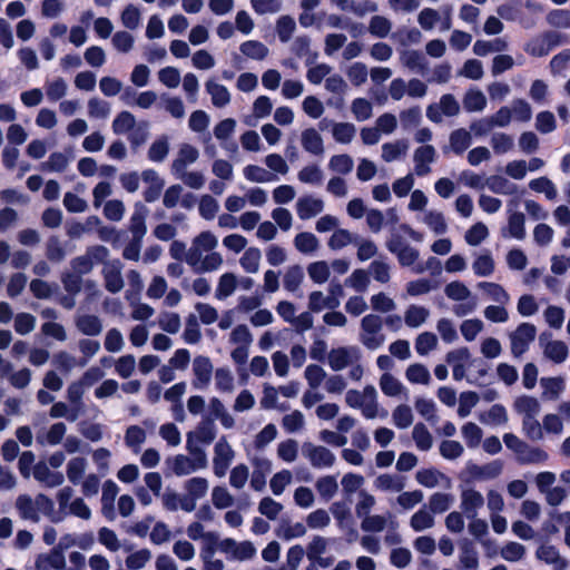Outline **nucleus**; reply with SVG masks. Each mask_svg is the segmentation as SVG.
<instances>
[{"mask_svg":"<svg viewBox=\"0 0 570 570\" xmlns=\"http://www.w3.org/2000/svg\"><path fill=\"white\" fill-rule=\"evenodd\" d=\"M301 144L304 150L312 155L322 156L324 154L323 138L314 128L302 131Z\"/></svg>","mask_w":570,"mask_h":570,"instance_id":"obj_33","label":"nucleus"},{"mask_svg":"<svg viewBox=\"0 0 570 570\" xmlns=\"http://www.w3.org/2000/svg\"><path fill=\"white\" fill-rule=\"evenodd\" d=\"M392 26L389 18L375 14L368 21V32L377 38H386L392 30Z\"/></svg>","mask_w":570,"mask_h":570,"instance_id":"obj_61","label":"nucleus"},{"mask_svg":"<svg viewBox=\"0 0 570 570\" xmlns=\"http://www.w3.org/2000/svg\"><path fill=\"white\" fill-rule=\"evenodd\" d=\"M490 145L495 155H504L514 148V139L505 132H494L491 136Z\"/></svg>","mask_w":570,"mask_h":570,"instance_id":"obj_60","label":"nucleus"},{"mask_svg":"<svg viewBox=\"0 0 570 570\" xmlns=\"http://www.w3.org/2000/svg\"><path fill=\"white\" fill-rule=\"evenodd\" d=\"M304 282V271L301 265L288 266L283 274L284 289L289 293H296Z\"/></svg>","mask_w":570,"mask_h":570,"instance_id":"obj_39","label":"nucleus"},{"mask_svg":"<svg viewBox=\"0 0 570 570\" xmlns=\"http://www.w3.org/2000/svg\"><path fill=\"white\" fill-rule=\"evenodd\" d=\"M444 294L449 299L459 303L453 307V313L459 317L473 313L478 306L476 298L472 295L469 287L460 281L446 284Z\"/></svg>","mask_w":570,"mask_h":570,"instance_id":"obj_6","label":"nucleus"},{"mask_svg":"<svg viewBox=\"0 0 570 570\" xmlns=\"http://www.w3.org/2000/svg\"><path fill=\"white\" fill-rule=\"evenodd\" d=\"M149 210L142 204H136L129 220V230L132 238L142 239L147 233L146 218Z\"/></svg>","mask_w":570,"mask_h":570,"instance_id":"obj_28","label":"nucleus"},{"mask_svg":"<svg viewBox=\"0 0 570 570\" xmlns=\"http://www.w3.org/2000/svg\"><path fill=\"white\" fill-rule=\"evenodd\" d=\"M135 116L127 110L120 111L112 120L111 128L116 135L129 134L136 126Z\"/></svg>","mask_w":570,"mask_h":570,"instance_id":"obj_57","label":"nucleus"},{"mask_svg":"<svg viewBox=\"0 0 570 570\" xmlns=\"http://www.w3.org/2000/svg\"><path fill=\"white\" fill-rule=\"evenodd\" d=\"M88 461L83 456H72L66 465V474L70 483L77 485L85 478Z\"/></svg>","mask_w":570,"mask_h":570,"instance_id":"obj_41","label":"nucleus"},{"mask_svg":"<svg viewBox=\"0 0 570 570\" xmlns=\"http://www.w3.org/2000/svg\"><path fill=\"white\" fill-rule=\"evenodd\" d=\"M340 305V301L333 296H326L321 291H314L308 295V309L318 313L325 308L334 309Z\"/></svg>","mask_w":570,"mask_h":570,"instance_id":"obj_42","label":"nucleus"},{"mask_svg":"<svg viewBox=\"0 0 570 570\" xmlns=\"http://www.w3.org/2000/svg\"><path fill=\"white\" fill-rule=\"evenodd\" d=\"M198 158L199 151L196 147L190 144H181L177 151L176 158L170 165L171 174L187 169V167L195 164Z\"/></svg>","mask_w":570,"mask_h":570,"instance_id":"obj_20","label":"nucleus"},{"mask_svg":"<svg viewBox=\"0 0 570 570\" xmlns=\"http://www.w3.org/2000/svg\"><path fill=\"white\" fill-rule=\"evenodd\" d=\"M487 187L494 194L511 196L518 193V186L507 177L492 175L485 178Z\"/></svg>","mask_w":570,"mask_h":570,"instance_id":"obj_40","label":"nucleus"},{"mask_svg":"<svg viewBox=\"0 0 570 570\" xmlns=\"http://www.w3.org/2000/svg\"><path fill=\"white\" fill-rule=\"evenodd\" d=\"M360 343L370 351L379 350L386 341L383 333V318L374 313L366 314L360 322Z\"/></svg>","mask_w":570,"mask_h":570,"instance_id":"obj_4","label":"nucleus"},{"mask_svg":"<svg viewBox=\"0 0 570 570\" xmlns=\"http://www.w3.org/2000/svg\"><path fill=\"white\" fill-rule=\"evenodd\" d=\"M294 247L297 252L304 255H311L318 250L320 240L309 232L298 233L293 240Z\"/></svg>","mask_w":570,"mask_h":570,"instance_id":"obj_43","label":"nucleus"},{"mask_svg":"<svg viewBox=\"0 0 570 570\" xmlns=\"http://www.w3.org/2000/svg\"><path fill=\"white\" fill-rule=\"evenodd\" d=\"M327 374L318 364H309L304 370V379L312 390H317L327 379Z\"/></svg>","mask_w":570,"mask_h":570,"instance_id":"obj_59","label":"nucleus"},{"mask_svg":"<svg viewBox=\"0 0 570 570\" xmlns=\"http://www.w3.org/2000/svg\"><path fill=\"white\" fill-rule=\"evenodd\" d=\"M435 519L433 513L424 505L417 510L410 519V527L415 532H422L433 528Z\"/></svg>","mask_w":570,"mask_h":570,"instance_id":"obj_49","label":"nucleus"},{"mask_svg":"<svg viewBox=\"0 0 570 570\" xmlns=\"http://www.w3.org/2000/svg\"><path fill=\"white\" fill-rule=\"evenodd\" d=\"M415 480L419 484L425 488H435L442 484L449 488L451 485L450 478L435 468L419 470L415 473Z\"/></svg>","mask_w":570,"mask_h":570,"instance_id":"obj_25","label":"nucleus"},{"mask_svg":"<svg viewBox=\"0 0 570 570\" xmlns=\"http://www.w3.org/2000/svg\"><path fill=\"white\" fill-rule=\"evenodd\" d=\"M169 153V140L167 136H160L153 141L148 149V158L154 163H163Z\"/></svg>","mask_w":570,"mask_h":570,"instance_id":"obj_63","label":"nucleus"},{"mask_svg":"<svg viewBox=\"0 0 570 570\" xmlns=\"http://www.w3.org/2000/svg\"><path fill=\"white\" fill-rule=\"evenodd\" d=\"M400 61L404 67L420 75H424L428 70V62L417 50H404L400 56Z\"/></svg>","mask_w":570,"mask_h":570,"instance_id":"obj_37","label":"nucleus"},{"mask_svg":"<svg viewBox=\"0 0 570 570\" xmlns=\"http://www.w3.org/2000/svg\"><path fill=\"white\" fill-rule=\"evenodd\" d=\"M503 471V462L501 460H493L483 465L475 463H468L465 473L474 481H488L497 479Z\"/></svg>","mask_w":570,"mask_h":570,"instance_id":"obj_16","label":"nucleus"},{"mask_svg":"<svg viewBox=\"0 0 570 570\" xmlns=\"http://www.w3.org/2000/svg\"><path fill=\"white\" fill-rule=\"evenodd\" d=\"M205 89L210 96L213 106L216 108H224L229 105L232 96L227 87L224 85L215 81L214 79H208L205 82Z\"/></svg>","mask_w":570,"mask_h":570,"instance_id":"obj_29","label":"nucleus"},{"mask_svg":"<svg viewBox=\"0 0 570 570\" xmlns=\"http://www.w3.org/2000/svg\"><path fill=\"white\" fill-rule=\"evenodd\" d=\"M373 484L379 491L399 493L405 488V478L397 474L384 473L376 476Z\"/></svg>","mask_w":570,"mask_h":570,"instance_id":"obj_31","label":"nucleus"},{"mask_svg":"<svg viewBox=\"0 0 570 570\" xmlns=\"http://www.w3.org/2000/svg\"><path fill=\"white\" fill-rule=\"evenodd\" d=\"M332 4L337 7L338 9L345 11L348 10L354 13L356 17H364L366 13L376 12L379 7L375 2H366L364 4H358L355 1L348 0H330Z\"/></svg>","mask_w":570,"mask_h":570,"instance_id":"obj_48","label":"nucleus"},{"mask_svg":"<svg viewBox=\"0 0 570 570\" xmlns=\"http://www.w3.org/2000/svg\"><path fill=\"white\" fill-rule=\"evenodd\" d=\"M535 557L544 563L551 566L552 570H567L569 562L561 556L559 550L552 544H541L535 551Z\"/></svg>","mask_w":570,"mask_h":570,"instance_id":"obj_18","label":"nucleus"},{"mask_svg":"<svg viewBox=\"0 0 570 570\" xmlns=\"http://www.w3.org/2000/svg\"><path fill=\"white\" fill-rule=\"evenodd\" d=\"M508 47V41L503 38H497L491 41L476 40L473 45V52L476 56L484 57L492 52L505 51Z\"/></svg>","mask_w":570,"mask_h":570,"instance_id":"obj_50","label":"nucleus"},{"mask_svg":"<svg viewBox=\"0 0 570 570\" xmlns=\"http://www.w3.org/2000/svg\"><path fill=\"white\" fill-rule=\"evenodd\" d=\"M379 385L384 395L389 397L407 396V389L390 372H385L379 380Z\"/></svg>","mask_w":570,"mask_h":570,"instance_id":"obj_27","label":"nucleus"},{"mask_svg":"<svg viewBox=\"0 0 570 570\" xmlns=\"http://www.w3.org/2000/svg\"><path fill=\"white\" fill-rule=\"evenodd\" d=\"M235 458V451L225 436H222L214 446L213 471L216 476L223 478Z\"/></svg>","mask_w":570,"mask_h":570,"instance_id":"obj_11","label":"nucleus"},{"mask_svg":"<svg viewBox=\"0 0 570 570\" xmlns=\"http://www.w3.org/2000/svg\"><path fill=\"white\" fill-rule=\"evenodd\" d=\"M146 439L147 434L142 428L139 425H130L125 432L124 441L126 446L137 454L140 452L141 445L145 443Z\"/></svg>","mask_w":570,"mask_h":570,"instance_id":"obj_51","label":"nucleus"},{"mask_svg":"<svg viewBox=\"0 0 570 570\" xmlns=\"http://www.w3.org/2000/svg\"><path fill=\"white\" fill-rule=\"evenodd\" d=\"M67 425L63 422L52 424L47 432H38L36 440L40 445H58L63 440Z\"/></svg>","mask_w":570,"mask_h":570,"instance_id":"obj_35","label":"nucleus"},{"mask_svg":"<svg viewBox=\"0 0 570 570\" xmlns=\"http://www.w3.org/2000/svg\"><path fill=\"white\" fill-rule=\"evenodd\" d=\"M409 150V141L406 139H396L384 142L381 146V158L384 163H393L403 159Z\"/></svg>","mask_w":570,"mask_h":570,"instance_id":"obj_26","label":"nucleus"},{"mask_svg":"<svg viewBox=\"0 0 570 570\" xmlns=\"http://www.w3.org/2000/svg\"><path fill=\"white\" fill-rule=\"evenodd\" d=\"M14 505L22 520H29L32 522L40 521L37 503H35V500L30 495L20 494L17 498Z\"/></svg>","mask_w":570,"mask_h":570,"instance_id":"obj_34","label":"nucleus"},{"mask_svg":"<svg viewBox=\"0 0 570 570\" xmlns=\"http://www.w3.org/2000/svg\"><path fill=\"white\" fill-rule=\"evenodd\" d=\"M459 561L465 570H478L479 553L472 541L465 539L460 542Z\"/></svg>","mask_w":570,"mask_h":570,"instance_id":"obj_32","label":"nucleus"},{"mask_svg":"<svg viewBox=\"0 0 570 570\" xmlns=\"http://www.w3.org/2000/svg\"><path fill=\"white\" fill-rule=\"evenodd\" d=\"M193 386L198 390L207 389L213 376L214 365L208 356L197 355L193 360Z\"/></svg>","mask_w":570,"mask_h":570,"instance_id":"obj_15","label":"nucleus"},{"mask_svg":"<svg viewBox=\"0 0 570 570\" xmlns=\"http://www.w3.org/2000/svg\"><path fill=\"white\" fill-rule=\"evenodd\" d=\"M567 41V36L557 31H547L527 42L524 51L533 57H543L547 56L550 50Z\"/></svg>","mask_w":570,"mask_h":570,"instance_id":"obj_7","label":"nucleus"},{"mask_svg":"<svg viewBox=\"0 0 570 570\" xmlns=\"http://www.w3.org/2000/svg\"><path fill=\"white\" fill-rule=\"evenodd\" d=\"M33 478L47 488H57L65 482V476L59 471H52L45 462L33 466Z\"/></svg>","mask_w":570,"mask_h":570,"instance_id":"obj_21","label":"nucleus"},{"mask_svg":"<svg viewBox=\"0 0 570 570\" xmlns=\"http://www.w3.org/2000/svg\"><path fill=\"white\" fill-rule=\"evenodd\" d=\"M297 178L303 184L320 186L324 180V174L318 165L312 164L304 166L298 171Z\"/></svg>","mask_w":570,"mask_h":570,"instance_id":"obj_58","label":"nucleus"},{"mask_svg":"<svg viewBox=\"0 0 570 570\" xmlns=\"http://www.w3.org/2000/svg\"><path fill=\"white\" fill-rule=\"evenodd\" d=\"M405 377L412 384L429 385L431 382V374L429 368L421 363H413L405 370Z\"/></svg>","mask_w":570,"mask_h":570,"instance_id":"obj_54","label":"nucleus"},{"mask_svg":"<svg viewBox=\"0 0 570 570\" xmlns=\"http://www.w3.org/2000/svg\"><path fill=\"white\" fill-rule=\"evenodd\" d=\"M472 269L479 277H489L494 273L495 263L490 250H483L475 255Z\"/></svg>","mask_w":570,"mask_h":570,"instance_id":"obj_38","label":"nucleus"},{"mask_svg":"<svg viewBox=\"0 0 570 570\" xmlns=\"http://www.w3.org/2000/svg\"><path fill=\"white\" fill-rule=\"evenodd\" d=\"M449 142L451 149L456 155H461L471 146L472 137L466 129L460 128L450 134Z\"/></svg>","mask_w":570,"mask_h":570,"instance_id":"obj_53","label":"nucleus"},{"mask_svg":"<svg viewBox=\"0 0 570 570\" xmlns=\"http://www.w3.org/2000/svg\"><path fill=\"white\" fill-rule=\"evenodd\" d=\"M540 345L544 357L556 364H561L568 358L569 347L563 341L547 340V335L542 334L540 336Z\"/></svg>","mask_w":570,"mask_h":570,"instance_id":"obj_17","label":"nucleus"},{"mask_svg":"<svg viewBox=\"0 0 570 570\" xmlns=\"http://www.w3.org/2000/svg\"><path fill=\"white\" fill-rule=\"evenodd\" d=\"M461 107L452 94L442 95L439 102L426 107V117L434 124H441L443 117H455L460 114Z\"/></svg>","mask_w":570,"mask_h":570,"instance_id":"obj_10","label":"nucleus"},{"mask_svg":"<svg viewBox=\"0 0 570 570\" xmlns=\"http://www.w3.org/2000/svg\"><path fill=\"white\" fill-rule=\"evenodd\" d=\"M124 264L115 258L110 263H106V266L101 268V276L104 279V286L107 292L117 294L125 287V279L122 277Z\"/></svg>","mask_w":570,"mask_h":570,"instance_id":"obj_13","label":"nucleus"},{"mask_svg":"<svg viewBox=\"0 0 570 570\" xmlns=\"http://www.w3.org/2000/svg\"><path fill=\"white\" fill-rule=\"evenodd\" d=\"M244 177L252 183L265 184L276 180V176L257 165H247L243 169Z\"/></svg>","mask_w":570,"mask_h":570,"instance_id":"obj_56","label":"nucleus"},{"mask_svg":"<svg viewBox=\"0 0 570 570\" xmlns=\"http://www.w3.org/2000/svg\"><path fill=\"white\" fill-rule=\"evenodd\" d=\"M537 327L531 323H521L514 331L509 333L511 354L514 357L522 356L534 342Z\"/></svg>","mask_w":570,"mask_h":570,"instance_id":"obj_8","label":"nucleus"},{"mask_svg":"<svg viewBox=\"0 0 570 570\" xmlns=\"http://www.w3.org/2000/svg\"><path fill=\"white\" fill-rule=\"evenodd\" d=\"M391 265L387 262V258L384 256H380L375 258L367 267V272L370 276L377 283L386 284L391 281Z\"/></svg>","mask_w":570,"mask_h":570,"instance_id":"obj_36","label":"nucleus"},{"mask_svg":"<svg viewBox=\"0 0 570 570\" xmlns=\"http://www.w3.org/2000/svg\"><path fill=\"white\" fill-rule=\"evenodd\" d=\"M430 316V311L424 306L410 305L404 313V322L411 328L423 325Z\"/></svg>","mask_w":570,"mask_h":570,"instance_id":"obj_52","label":"nucleus"},{"mask_svg":"<svg viewBox=\"0 0 570 570\" xmlns=\"http://www.w3.org/2000/svg\"><path fill=\"white\" fill-rule=\"evenodd\" d=\"M525 217L520 212L511 213L508 219V227L502 232L503 237L523 239L525 237Z\"/></svg>","mask_w":570,"mask_h":570,"instance_id":"obj_45","label":"nucleus"},{"mask_svg":"<svg viewBox=\"0 0 570 570\" xmlns=\"http://www.w3.org/2000/svg\"><path fill=\"white\" fill-rule=\"evenodd\" d=\"M65 566V556L56 548L48 553L39 554L35 562L36 570H62Z\"/></svg>","mask_w":570,"mask_h":570,"instance_id":"obj_30","label":"nucleus"},{"mask_svg":"<svg viewBox=\"0 0 570 570\" xmlns=\"http://www.w3.org/2000/svg\"><path fill=\"white\" fill-rule=\"evenodd\" d=\"M296 213L299 219H311L324 210V202L321 198L307 195L302 196L296 202Z\"/></svg>","mask_w":570,"mask_h":570,"instance_id":"obj_19","label":"nucleus"},{"mask_svg":"<svg viewBox=\"0 0 570 570\" xmlns=\"http://www.w3.org/2000/svg\"><path fill=\"white\" fill-rule=\"evenodd\" d=\"M484 503L483 494L474 487H460V509L465 517H476Z\"/></svg>","mask_w":570,"mask_h":570,"instance_id":"obj_12","label":"nucleus"},{"mask_svg":"<svg viewBox=\"0 0 570 570\" xmlns=\"http://www.w3.org/2000/svg\"><path fill=\"white\" fill-rule=\"evenodd\" d=\"M302 453L311 466L317 470L331 469L336 463L335 454L324 445L305 442Z\"/></svg>","mask_w":570,"mask_h":570,"instance_id":"obj_9","label":"nucleus"},{"mask_svg":"<svg viewBox=\"0 0 570 570\" xmlns=\"http://www.w3.org/2000/svg\"><path fill=\"white\" fill-rule=\"evenodd\" d=\"M216 439V426L210 421H204L198 424L195 431L187 434V441L196 448H202L200 444H210Z\"/></svg>","mask_w":570,"mask_h":570,"instance_id":"obj_24","label":"nucleus"},{"mask_svg":"<svg viewBox=\"0 0 570 570\" xmlns=\"http://www.w3.org/2000/svg\"><path fill=\"white\" fill-rule=\"evenodd\" d=\"M240 52L254 60H264L268 56V48L259 41L248 40L240 45Z\"/></svg>","mask_w":570,"mask_h":570,"instance_id":"obj_62","label":"nucleus"},{"mask_svg":"<svg viewBox=\"0 0 570 570\" xmlns=\"http://www.w3.org/2000/svg\"><path fill=\"white\" fill-rule=\"evenodd\" d=\"M262 252L257 247H248L239 258L240 267L248 274H256L259 271Z\"/></svg>","mask_w":570,"mask_h":570,"instance_id":"obj_47","label":"nucleus"},{"mask_svg":"<svg viewBox=\"0 0 570 570\" xmlns=\"http://www.w3.org/2000/svg\"><path fill=\"white\" fill-rule=\"evenodd\" d=\"M548 454L544 450L535 446H531L528 443H523V446L520 449L517 454V460L521 464H535L543 463L547 461Z\"/></svg>","mask_w":570,"mask_h":570,"instance_id":"obj_46","label":"nucleus"},{"mask_svg":"<svg viewBox=\"0 0 570 570\" xmlns=\"http://www.w3.org/2000/svg\"><path fill=\"white\" fill-rule=\"evenodd\" d=\"M412 439L420 451H429L433 445V436L423 423L414 425Z\"/></svg>","mask_w":570,"mask_h":570,"instance_id":"obj_64","label":"nucleus"},{"mask_svg":"<svg viewBox=\"0 0 570 570\" xmlns=\"http://www.w3.org/2000/svg\"><path fill=\"white\" fill-rule=\"evenodd\" d=\"M362 352L355 345L337 346L330 350L327 364L333 372H341L350 367L348 377L358 382L364 375V366L361 363Z\"/></svg>","mask_w":570,"mask_h":570,"instance_id":"obj_2","label":"nucleus"},{"mask_svg":"<svg viewBox=\"0 0 570 570\" xmlns=\"http://www.w3.org/2000/svg\"><path fill=\"white\" fill-rule=\"evenodd\" d=\"M119 492L118 485L112 480H107L102 485L101 513L109 520L116 519L115 500Z\"/></svg>","mask_w":570,"mask_h":570,"instance_id":"obj_23","label":"nucleus"},{"mask_svg":"<svg viewBox=\"0 0 570 570\" xmlns=\"http://www.w3.org/2000/svg\"><path fill=\"white\" fill-rule=\"evenodd\" d=\"M75 326L85 336H98L104 330L101 318L94 314H78L75 317Z\"/></svg>","mask_w":570,"mask_h":570,"instance_id":"obj_22","label":"nucleus"},{"mask_svg":"<svg viewBox=\"0 0 570 570\" xmlns=\"http://www.w3.org/2000/svg\"><path fill=\"white\" fill-rule=\"evenodd\" d=\"M218 238L210 230L200 232L191 240L190 247L186 253V263L196 273H212L218 271L224 258L219 252H216Z\"/></svg>","mask_w":570,"mask_h":570,"instance_id":"obj_1","label":"nucleus"},{"mask_svg":"<svg viewBox=\"0 0 570 570\" xmlns=\"http://www.w3.org/2000/svg\"><path fill=\"white\" fill-rule=\"evenodd\" d=\"M238 286L237 276L234 273H224L219 276L215 289V297L223 301L234 294Z\"/></svg>","mask_w":570,"mask_h":570,"instance_id":"obj_44","label":"nucleus"},{"mask_svg":"<svg viewBox=\"0 0 570 570\" xmlns=\"http://www.w3.org/2000/svg\"><path fill=\"white\" fill-rule=\"evenodd\" d=\"M478 287L482 289L490 299L498 304L507 305L510 302V295L500 284L481 282L478 284Z\"/></svg>","mask_w":570,"mask_h":570,"instance_id":"obj_55","label":"nucleus"},{"mask_svg":"<svg viewBox=\"0 0 570 570\" xmlns=\"http://www.w3.org/2000/svg\"><path fill=\"white\" fill-rule=\"evenodd\" d=\"M186 450L190 456L177 454L166 460V464L177 476L191 474L198 470H204L208 465V459L203 448H196L191 441H186Z\"/></svg>","mask_w":570,"mask_h":570,"instance_id":"obj_3","label":"nucleus"},{"mask_svg":"<svg viewBox=\"0 0 570 570\" xmlns=\"http://www.w3.org/2000/svg\"><path fill=\"white\" fill-rule=\"evenodd\" d=\"M345 403L351 409L361 410L365 419L379 416L377 392L373 385H366L363 391L351 389L345 393Z\"/></svg>","mask_w":570,"mask_h":570,"instance_id":"obj_5","label":"nucleus"},{"mask_svg":"<svg viewBox=\"0 0 570 570\" xmlns=\"http://www.w3.org/2000/svg\"><path fill=\"white\" fill-rule=\"evenodd\" d=\"M438 159V151L432 145H421L413 151V170L417 177H424L431 174V166Z\"/></svg>","mask_w":570,"mask_h":570,"instance_id":"obj_14","label":"nucleus"}]
</instances>
